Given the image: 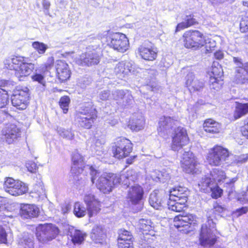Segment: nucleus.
<instances>
[{
	"label": "nucleus",
	"instance_id": "f257e3e1",
	"mask_svg": "<svg viewBox=\"0 0 248 248\" xmlns=\"http://www.w3.org/2000/svg\"><path fill=\"white\" fill-rule=\"evenodd\" d=\"M28 58L21 55H13L4 62V66L15 72V76L19 81H23L32 72L34 65L28 62Z\"/></svg>",
	"mask_w": 248,
	"mask_h": 248
},
{
	"label": "nucleus",
	"instance_id": "f03ea898",
	"mask_svg": "<svg viewBox=\"0 0 248 248\" xmlns=\"http://www.w3.org/2000/svg\"><path fill=\"white\" fill-rule=\"evenodd\" d=\"M182 39L184 47L187 49L199 50L205 46L206 53H211L214 50V46L208 48L205 36L197 30L186 31L182 35Z\"/></svg>",
	"mask_w": 248,
	"mask_h": 248
},
{
	"label": "nucleus",
	"instance_id": "7ed1b4c3",
	"mask_svg": "<svg viewBox=\"0 0 248 248\" xmlns=\"http://www.w3.org/2000/svg\"><path fill=\"white\" fill-rule=\"evenodd\" d=\"M169 193L168 205L170 210L180 212L187 207L188 194L185 187L175 186L170 189Z\"/></svg>",
	"mask_w": 248,
	"mask_h": 248
},
{
	"label": "nucleus",
	"instance_id": "20e7f679",
	"mask_svg": "<svg viewBox=\"0 0 248 248\" xmlns=\"http://www.w3.org/2000/svg\"><path fill=\"white\" fill-rule=\"evenodd\" d=\"M98 117V111L92 104H88L81 108V110L75 114V119L78 125L85 129H91Z\"/></svg>",
	"mask_w": 248,
	"mask_h": 248
},
{
	"label": "nucleus",
	"instance_id": "39448f33",
	"mask_svg": "<svg viewBox=\"0 0 248 248\" xmlns=\"http://www.w3.org/2000/svg\"><path fill=\"white\" fill-rule=\"evenodd\" d=\"M105 38L106 45L118 52L123 53L129 49V39L124 33L108 31Z\"/></svg>",
	"mask_w": 248,
	"mask_h": 248
},
{
	"label": "nucleus",
	"instance_id": "423d86ee",
	"mask_svg": "<svg viewBox=\"0 0 248 248\" xmlns=\"http://www.w3.org/2000/svg\"><path fill=\"white\" fill-rule=\"evenodd\" d=\"M230 156L229 150L222 145L216 144L208 149L206 155L208 164L212 167H218L226 162Z\"/></svg>",
	"mask_w": 248,
	"mask_h": 248
},
{
	"label": "nucleus",
	"instance_id": "0eeeda50",
	"mask_svg": "<svg viewBox=\"0 0 248 248\" xmlns=\"http://www.w3.org/2000/svg\"><path fill=\"white\" fill-rule=\"evenodd\" d=\"M133 150L132 142L125 137L118 138L111 146L112 156L119 160L128 157Z\"/></svg>",
	"mask_w": 248,
	"mask_h": 248
},
{
	"label": "nucleus",
	"instance_id": "6e6552de",
	"mask_svg": "<svg viewBox=\"0 0 248 248\" xmlns=\"http://www.w3.org/2000/svg\"><path fill=\"white\" fill-rule=\"evenodd\" d=\"M121 182V178L119 174L109 173L105 176H100L96 186L101 192L108 194Z\"/></svg>",
	"mask_w": 248,
	"mask_h": 248
},
{
	"label": "nucleus",
	"instance_id": "1a4fd4ad",
	"mask_svg": "<svg viewBox=\"0 0 248 248\" xmlns=\"http://www.w3.org/2000/svg\"><path fill=\"white\" fill-rule=\"evenodd\" d=\"M30 100V90L26 87H17L11 95L12 105L19 110L25 109L29 106Z\"/></svg>",
	"mask_w": 248,
	"mask_h": 248
},
{
	"label": "nucleus",
	"instance_id": "9d476101",
	"mask_svg": "<svg viewBox=\"0 0 248 248\" xmlns=\"http://www.w3.org/2000/svg\"><path fill=\"white\" fill-rule=\"evenodd\" d=\"M190 142L187 130L183 127L179 126L176 127L171 135V150L178 151Z\"/></svg>",
	"mask_w": 248,
	"mask_h": 248
},
{
	"label": "nucleus",
	"instance_id": "9b49d317",
	"mask_svg": "<svg viewBox=\"0 0 248 248\" xmlns=\"http://www.w3.org/2000/svg\"><path fill=\"white\" fill-rule=\"evenodd\" d=\"M60 232L57 226L51 224L40 225L36 235L37 239L42 243H47L56 238Z\"/></svg>",
	"mask_w": 248,
	"mask_h": 248
},
{
	"label": "nucleus",
	"instance_id": "f8f14e48",
	"mask_svg": "<svg viewBox=\"0 0 248 248\" xmlns=\"http://www.w3.org/2000/svg\"><path fill=\"white\" fill-rule=\"evenodd\" d=\"M174 226L183 233L187 234L193 231L196 226L195 217L191 214L178 215L173 219Z\"/></svg>",
	"mask_w": 248,
	"mask_h": 248
},
{
	"label": "nucleus",
	"instance_id": "ddd939ff",
	"mask_svg": "<svg viewBox=\"0 0 248 248\" xmlns=\"http://www.w3.org/2000/svg\"><path fill=\"white\" fill-rule=\"evenodd\" d=\"M3 186L6 192L15 196L22 195L28 191V186L27 185L12 177H7L5 179Z\"/></svg>",
	"mask_w": 248,
	"mask_h": 248
},
{
	"label": "nucleus",
	"instance_id": "4468645a",
	"mask_svg": "<svg viewBox=\"0 0 248 248\" xmlns=\"http://www.w3.org/2000/svg\"><path fill=\"white\" fill-rule=\"evenodd\" d=\"M83 201L87 207L89 217L91 218L98 215L102 210V202L93 194L84 195Z\"/></svg>",
	"mask_w": 248,
	"mask_h": 248
},
{
	"label": "nucleus",
	"instance_id": "2eb2a0df",
	"mask_svg": "<svg viewBox=\"0 0 248 248\" xmlns=\"http://www.w3.org/2000/svg\"><path fill=\"white\" fill-rule=\"evenodd\" d=\"M217 237L211 231L207 224H202L199 234V241L200 244L204 247H211L218 241Z\"/></svg>",
	"mask_w": 248,
	"mask_h": 248
},
{
	"label": "nucleus",
	"instance_id": "dca6fc26",
	"mask_svg": "<svg viewBox=\"0 0 248 248\" xmlns=\"http://www.w3.org/2000/svg\"><path fill=\"white\" fill-rule=\"evenodd\" d=\"M56 78L60 83L68 80L71 76L72 72L68 64L63 60H57L55 64Z\"/></svg>",
	"mask_w": 248,
	"mask_h": 248
},
{
	"label": "nucleus",
	"instance_id": "f3484780",
	"mask_svg": "<svg viewBox=\"0 0 248 248\" xmlns=\"http://www.w3.org/2000/svg\"><path fill=\"white\" fill-rule=\"evenodd\" d=\"M181 167L183 170L189 174H195L198 170V164L195 156L189 152H185L181 160Z\"/></svg>",
	"mask_w": 248,
	"mask_h": 248
},
{
	"label": "nucleus",
	"instance_id": "a211bd4d",
	"mask_svg": "<svg viewBox=\"0 0 248 248\" xmlns=\"http://www.w3.org/2000/svg\"><path fill=\"white\" fill-rule=\"evenodd\" d=\"M71 158V173L74 176H78L82 173L86 167L84 157L78 152H75L72 154Z\"/></svg>",
	"mask_w": 248,
	"mask_h": 248
},
{
	"label": "nucleus",
	"instance_id": "6ab92c4d",
	"mask_svg": "<svg viewBox=\"0 0 248 248\" xmlns=\"http://www.w3.org/2000/svg\"><path fill=\"white\" fill-rule=\"evenodd\" d=\"M14 87L13 82L6 79L0 80V109L5 108L9 102L10 95Z\"/></svg>",
	"mask_w": 248,
	"mask_h": 248
},
{
	"label": "nucleus",
	"instance_id": "aec40b11",
	"mask_svg": "<svg viewBox=\"0 0 248 248\" xmlns=\"http://www.w3.org/2000/svg\"><path fill=\"white\" fill-rule=\"evenodd\" d=\"M227 177L224 170L220 169H213L210 173L204 175L201 180L205 182V186L210 183L217 185L223 183Z\"/></svg>",
	"mask_w": 248,
	"mask_h": 248
},
{
	"label": "nucleus",
	"instance_id": "412c9836",
	"mask_svg": "<svg viewBox=\"0 0 248 248\" xmlns=\"http://www.w3.org/2000/svg\"><path fill=\"white\" fill-rule=\"evenodd\" d=\"M205 182L201 180L198 184L199 190L202 193L208 194L210 193V196L213 199H218L222 197L223 194V189L217 184L213 186V183H210L205 186Z\"/></svg>",
	"mask_w": 248,
	"mask_h": 248
},
{
	"label": "nucleus",
	"instance_id": "4be33fe9",
	"mask_svg": "<svg viewBox=\"0 0 248 248\" xmlns=\"http://www.w3.org/2000/svg\"><path fill=\"white\" fill-rule=\"evenodd\" d=\"M100 62L99 55L95 51H93L82 54L76 60V63L80 66H92L97 65Z\"/></svg>",
	"mask_w": 248,
	"mask_h": 248
},
{
	"label": "nucleus",
	"instance_id": "5701e85b",
	"mask_svg": "<svg viewBox=\"0 0 248 248\" xmlns=\"http://www.w3.org/2000/svg\"><path fill=\"white\" fill-rule=\"evenodd\" d=\"M2 135L5 142L10 144L20 137V130L15 124H7L2 131Z\"/></svg>",
	"mask_w": 248,
	"mask_h": 248
},
{
	"label": "nucleus",
	"instance_id": "b1692460",
	"mask_svg": "<svg viewBox=\"0 0 248 248\" xmlns=\"http://www.w3.org/2000/svg\"><path fill=\"white\" fill-rule=\"evenodd\" d=\"M67 238L74 246L82 244L87 236L86 232L74 227H69L66 233Z\"/></svg>",
	"mask_w": 248,
	"mask_h": 248
},
{
	"label": "nucleus",
	"instance_id": "393cba45",
	"mask_svg": "<svg viewBox=\"0 0 248 248\" xmlns=\"http://www.w3.org/2000/svg\"><path fill=\"white\" fill-rule=\"evenodd\" d=\"M39 208L34 204L21 203L19 209L20 216L25 219L37 217L40 214Z\"/></svg>",
	"mask_w": 248,
	"mask_h": 248
},
{
	"label": "nucleus",
	"instance_id": "a878e982",
	"mask_svg": "<svg viewBox=\"0 0 248 248\" xmlns=\"http://www.w3.org/2000/svg\"><path fill=\"white\" fill-rule=\"evenodd\" d=\"M144 190L141 186L138 184L130 186L127 191L126 199L132 204H139L142 200Z\"/></svg>",
	"mask_w": 248,
	"mask_h": 248
},
{
	"label": "nucleus",
	"instance_id": "bb28decb",
	"mask_svg": "<svg viewBox=\"0 0 248 248\" xmlns=\"http://www.w3.org/2000/svg\"><path fill=\"white\" fill-rule=\"evenodd\" d=\"M202 128L206 133L210 135H215L220 132L221 125L219 123L212 118H207L203 121Z\"/></svg>",
	"mask_w": 248,
	"mask_h": 248
},
{
	"label": "nucleus",
	"instance_id": "cd10ccee",
	"mask_svg": "<svg viewBox=\"0 0 248 248\" xmlns=\"http://www.w3.org/2000/svg\"><path fill=\"white\" fill-rule=\"evenodd\" d=\"M205 82L203 80L199 79L194 76L190 75L187 77L186 85L190 92H200L204 87Z\"/></svg>",
	"mask_w": 248,
	"mask_h": 248
},
{
	"label": "nucleus",
	"instance_id": "c85d7f7f",
	"mask_svg": "<svg viewBox=\"0 0 248 248\" xmlns=\"http://www.w3.org/2000/svg\"><path fill=\"white\" fill-rule=\"evenodd\" d=\"M199 24V22L195 18L193 14H189L186 15L185 21L177 24L175 29V32H177L186 29L192 26H197Z\"/></svg>",
	"mask_w": 248,
	"mask_h": 248
},
{
	"label": "nucleus",
	"instance_id": "c756f323",
	"mask_svg": "<svg viewBox=\"0 0 248 248\" xmlns=\"http://www.w3.org/2000/svg\"><path fill=\"white\" fill-rule=\"evenodd\" d=\"M248 114V102H235V109L233 112V120H236Z\"/></svg>",
	"mask_w": 248,
	"mask_h": 248
},
{
	"label": "nucleus",
	"instance_id": "7c9ffc66",
	"mask_svg": "<svg viewBox=\"0 0 248 248\" xmlns=\"http://www.w3.org/2000/svg\"><path fill=\"white\" fill-rule=\"evenodd\" d=\"M106 237V234L101 226H96L93 228L91 232V238L96 243H102Z\"/></svg>",
	"mask_w": 248,
	"mask_h": 248
},
{
	"label": "nucleus",
	"instance_id": "2f4dec72",
	"mask_svg": "<svg viewBox=\"0 0 248 248\" xmlns=\"http://www.w3.org/2000/svg\"><path fill=\"white\" fill-rule=\"evenodd\" d=\"M144 124V118L139 115L129 120L128 126L132 131H138L143 128Z\"/></svg>",
	"mask_w": 248,
	"mask_h": 248
},
{
	"label": "nucleus",
	"instance_id": "473e14b6",
	"mask_svg": "<svg viewBox=\"0 0 248 248\" xmlns=\"http://www.w3.org/2000/svg\"><path fill=\"white\" fill-rule=\"evenodd\" d=\"M244 67H238L235 71L232 82L236 84H244L248 82V78L244 74Z\"/></svg>",
	"mask_w": 248,
	"mask_h": 248
},
{
	"label": "nucleus",
	"instance_id": "72a5a7b5",
	"mask_svg": "<svg viewBox=\"0 0 248 248\" xmlns=\"http://www.w3.org/2000/svg\"><path fill=\"white\" fill-rule=\"evenodd\" d=\"M133 238L131 232L125 229H120L118 232L117 244L133 243Z\"/></svg>",
	"mask_w": 248,
	"mask_h": 248
},
{
	"label": "nucleus",
	"instance_id": "f704fd0d",
	"mask_svg": "<svg viewBox=\"0 0 248 248\" xmlns=\"http://www.w3.org/2000/svg\"><path fill=\"white\" fill-rule=\"evenodd\" d=\"M128 63L124 62H119L115 68V72L117 75H122L123 77L128 75L130 72V69Z\"/></svg>",
	"mask_w": 248,
	"mask_h": 248
},
{
	"label": "nucleus",
	"instance_id": "c9c22d12",
	"mask_svg": "<svg viewBox=\"0 0 248 248\" xmlns=\"http://www.w3.org/2000/svg\"><path fill=\"white\" fill-rule=\"evenodd\" d=\"M140 56L147 61H153L155 59V52L151 49L144 46L139 48Z\"/></svg>",
	"mask_w": 248,
	"mask_h": 248
},
{
	"label": "nucleus",
	"instance_id": "e433bc0d",
	"mask_svg": "<svg viewBox=\"0 0 248 248\" xmlns=\"http://www.w3.org/2000/svg\"><path fill=\"white\" fill-rule=\"evenodd\" d=\"M87 208L79 202H76L74 203L73 213L77 217L80 218L84 217L87 212Z\"/></svg>",
	"mask_w": 248,
	"mask_h": 248
},
{
	"label": "nucleus",
	"instance_id": "4c0bfd02",
	"mask_svg": "<svg viewBox=\"0 0 248 248\" xmlns=\"http://www.w3.org/2000/svg\"><path fill=\"white\" fill-rule=\"evenodd\" d=\"M55 59L53 56L47 57L46 62L43 63L41 66L40 70L43 73H50V70L53 66H55Z\"/></svg>",
	"mask_w": 248,
	"mask_h": 248
},
{
	"label": "nucleus",
	"instance_id": "58836bf2",
	"mask_svg": "<svg viewBox=\"0 0 248 248\" xmlns=\"http://www.w3.org/2000/svg\"><path fill=\"white\" fill-rule=\"evenodd\" d=\"M70 102V98L68 95L62 96L60 98L59 105L63 113L66 114L68 112Z\"/></svg>",
	"mask_w": 248,
	"mask_h": 248
},
{
	"label": "nucleus",
	"instance_id": "ea45409f",
	"mask_svg": "<svg viewBox=\"0 0 248 248\" xmlns=\"http://www.w3.org/2000/svg\"><path fill=\"white\" fill-rule=\"evenodd\" d=\"M239 30L242 33L248 32V10L242 16L239 24Z\"/></svg>",
	"mask_w": 248,
	"mask_h": 248
},
{
	"label": "nucleus",
	"instance_id": "a19ab883",
	"mask_svg": "<svg viewBox=\"0 0 248 248\" xmlns=\"http://www.w3.org/2000/svg\"><path fill=\"white\" fill-rule=\"evenodd\" d=\"M31 193L34 194L37 197H40L45 195V189L43 184L42 182H40L35 184Z\"/></svg>",
	"mask_w": 248,
	"mask_h": 248
},
{
	"label": "nucleus",
	"instance_id": "79ce46f5",
	"mask_svg": "<svg viewBox=\"0 0 248 248\" xmlns=\"http://www.w3.org/2000/svg\"><path fill=\"white\" fill-rule=\"evenodd\" d=\"M32 46L39 54H44L48 48L46 45L39 41L32 42Z\"/></svg>",
	"mask_w": 248,
	"mask_h": 248
},
{
	"label": "nucleus",
	"instance_id": "37998d69",
	"mask_svg": "<svg viewBox=\"0 0 248 248\" xmlns=\"http://www.w3.org/2000/svg\"><path fill=\"white\" fill-rule=\"evenodd\" d=\"M46 73H43L41 71L40 73H34L31 76V79L33 82H37L38 83L45 86L46 85L45 76Z\"/></svg>",
	"mask_w": 248,
	"mask_h": 248
},
{
	"label": "nucleus",
	"instance_id": "c03bdc74",
	"mask_svg": "<svg viewBox=\"0 0 248 248\" xmlns=\"http://www.w3.org/2000/svg\"><path fill=\"white\" fill-rule=\"evenodd\" d=\"M212 76H211L209 78V83L210 84L214 85L215 83H218L221 79V78L223 75V72L221 71L219 72L218 74L216 73L215 69H213L212 72Z\"/></svg>",
	"mask_w": 248,
	"mask_h": 248
},
{
	"label": "nucleus",
	"instance_id": "a18cd8bd",
	"mask_svg": "<svg viewBox=\"0 0 248 248\" xmlns=\"http://www.w3.org/2000/svg\"><path fill=\"white\" fill-rule=\"evenodd\" d=\"M119 99L123 100V103L125 105L131 104L133 97L131 94H126L124 91L120 92L118 94Z\"/></svg>",
	"mask_w": 248,
	"mask_h": 248
},
{
	"label": "nucleus",
	"instance_id": "49530a36",
	"mask_svg": "<svg viewBox=\"0 0 248 248\" xmlns=\"http://www.w3.org/2000/svg\"><path fill=\"white\" fill-rule=\"evenodd\" d=\"M20 248H34V243L32 239L29 238H23L19 242Z\"/></svg>",
	"mask_w": 248,
	"mask_h": 248
},
{
	"label": "nucleus",
	"instance_id": "de8ad7c7",
	"mask_svg": "<svg viewBox=\"0 0 248 248\" xmlns=\"http://www.w3.org/2000/svg\"><path fill=\"white\" fill-rule=\"evenodd\" d=\"M237 179L236 178H233L231 179L229 182H227L225 184V186L227 189H229L228 195L232 194L234 190V183L236 181Z\"/></svg>",
	"mask_w": 248,
	"mask_h": 248
},
{
	"label": "nucleus",
	"instance_id": "09e8293b",
	"mask_svg": "<svg viewBox=\"0 0 248 248\" xmlns=\"http://www.w3.org/2000/svg\"><path fill=\"white\" fill-rule=\"evenodd\" d=\"M8 234L2 226L0 225V244H7Z\"/></svg>",
	"mask_w": 248,
	"mask_h": 248
},
{
	"label": "nucleus",
	"instance_id": "8fccbe9b",
	"mask_svg": "<svg viewBox=\"0 0 248 248\" xmlns=\"http://www.w3.org/2000/svg\"><path fill=\"white\" fill-rule=\"evenodd\" d=\"M213 210L214 214L219 215L225 211V208L216 202L214 205Z\"/></svg>",
	"mask_w": 248,
	"mask_h": 248
},
{
	"label": "nucleus",
	"instance_id": "3c124183",
	"mask_svg": "<svg viewBox=\"0 0 248 248\" xmlns=\"http://www.w3.org/2000/svg\"><path fill=\"white\" fill-rule=\"evenodd\" d=\"M240 131L242 135L248 139V117L245 120L244 125L241 127Z\"/></svg>",
	"mask_w": 248,
	"mask_h": 248
},
{
	"label": "nucleus",
	"instance_id": "603ef678",
	"mask_svg": "<svg viewBox=\"0 0 248 248\" xmlns=\"http://www.w3.org/2000/svg\"><path fill=\"white\" fill-rule=\"evenodd\" d=\"M248 212V207L245 206L236 209L233 213L236 215L237 217H240L243 214H246Z\"/></svg>",
	"mask_w": 248,
	"mask_h": 248
},
{
	"label": "nucleus",
	"instance_id": "864d4df0",
	"mask_svg": "<svg viewBox=\"0 0 248 248\" xmlns=\"http://www.w3.org/2000/svg\"><path fill=\"white\" fill-rule=\"evenodd\" d=\"M61 211L63 214H67L71 209V205L70 203H64L61 206Z\"/></svg>",
	"mask_w": 248,
	"mask_h": 248
},
{
	"label": "nucleus",
	"instance_id": "5fc2aeb1",
	"mask_svg": "<svg viewBox=\"0 0 248 248\" xmlns=\"http://www.w3.org/2000/svg\"><path fill=\"white\" fill-rule=\"evenodd\" d=\"M129 157L126 159V167H128L129 165L133 164L134 162L137 159L138 155H133L131 156H129Z\"/></svg>",
	"mask_w": 248,
	"mask_h": 248
},
{
	"label": "nucleus",
	"instance_id": "6e6d98bb",
	"mask_svg": "<svg viewBox=\"0 0 248 248\" xmlns=\"http://www.w3.org/2000/svg\"><path fill=\"white\" fill-rule=\"evenodd\" d=\"M27 168L28 170L31 173L35 172L38 168L36 164L34 162L28 163Z\"/></svg>",
	"mask_w": 248,
	"mask_h": 248
},
{
	"label": "nucleus",
	"instance_id": "4d7b16f0",
	"mask_svg": "<svg viewBox=\"0 0 248 248\" xmlns=\"http://www.w3.org/2000/svg\"><path fill=\"white\" fill-rule=\"evenodd\" d=\"M158 124L159 126L158 130L162 131L166 129V126L168 125V122L166 119H164L162 121H159Z\"/></svg>",
	"mask_w": 248,
	"mask_h": 248
},
{
	"label": "nucleus",
	"instance_id": "13d9d810",
	"mask_svg": "<svg viewBox=\"0 0 248 248\" xmlns=\"http://www.w3.org/2000/svg\"><path fill=\"white\" fill-rule=\"evenodd\" d=\"M118 248H134L133 243L117 244Z\"/></svg>",
	"mask_w": 248,
	"mask_h": 248
},
{
	"label": "nucleus",
	"instance_id": "bf43d9fd",
	"mask_svg": "<svg viewBox=\"0 0 248 248\" xmlns=\"http://www.w3.org/2000/svg\"><path fill=\"white\" fill-rule=\"evenodd\" d=\"M214 57L217 60H221L224 57L223 53L221 50H218L214 53Z\"/></svg>",
	"mask_w": 248,
	"mask_h": 248
},
{
	"label": "nucleus",
	"instance_id": "052dcab7",
	"mask_svg": "<svg viewBox=\"0 0 248 248\" xmlns=\"http://www.w3.org/2000/svg\"><path fill=\"white\" fill-rule=\"evenodd\" d=\"M65 134H64V136L68 139H73L74 138V134L72 133L70 131L66 130L65 131Z\"/></svg>",
	"mask_w": 248,
	"mask_h": 248
},
{
	"label": "nucleus",
	"instance_id": "680f3d73",
	"mask_svg": "<svg viewBox=\"0 0 248 248\" xmlns=\"http://www.w3.org/2000/svg\"><path fill=\"white\" fill-rule=\"evenodd\" d=\"M43 8L46 10H48L50 6V3L47 0H43L42 1Z\"/></svg>",
	"mask_w": 248,
	"mask_h": 248
},
{
	"label": "nucleus",
	"instance_id": "e2e57ef3",
	"mask_svg": "<svg viewBox=\"0 0 248 248\" xmlns=\"http://www.w3.org/2000/svg\"><path fill=\"white\" fill-rule=\"evenodd\" d=\"M233 62L236 63L242 64L241 59H240L237 57H233Z\"/></svg>",
	"mask_w": 248,
	"mask_h": 248
},
{
	"label": "nucleus",
	"instance_id": "0e129e2a",
	"mask_svg": "<svg viewBox=\"0 0 248 248\" xmlns=\"http://www.w3.org/2000/svg\"><path fill=\"white\" fill-rule=\"evenodd\" d=\"M244 70L246 72L248 75V62L245 63L244 65Z\"/></svg>",
	"mask_w": 248,
	"mask_h": 248
},
{
	"label": "nucleus",
	"instance_id": "69168bd1",
	"mask_svg": "<svg viewBox=\"0 0 248 248\" xmlns=\"http://www.w3.org/2000/svg\"><path fill=\"white\" fill-rule=\"evenodd\" d=\"M149 203L152 207H155V202H154L153 199H152L151 196L149 198Z\"/></svg>",
	"mask_w": 248,
	"mask_h": 248
},
{
	"label": "nucleus",
	"instance_id": "338daca9",
	"mask_svg": "<svg viewBox=\"0 0 248 248\" xmlns=\"http://www.w3.org/2000/svg\"><path fill=\"white\" fill-rule=\"evenodd\" d=\"M7 217H11V216H5V217H3V216L0 215V219L1 220V221L3 223L6 222V221L5 220H2L3 219H5V218Z\"/></svg>",
	"mask_w": 248,
	"mask_h": 248
},
{
	"label": "nucleus",
	"instance_id": "774afa93",
	"mask_svg": "<svg viewBox=\"0 0 248 248\" xmlns=\"http://www.w3.org/2000/svg\"><path fill=\"white\" fill-rule=\"evenodd\" d=\"M242 3L244 6L248 8V1H243Z\"/></svg>",
	"mask_w": 248,
	"mask_h": 248
}]
</instances>
